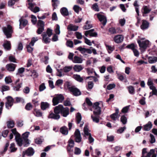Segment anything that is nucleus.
I'll return each mask as SVG.
<instances>
[{
	"instance_id": "4c0bfd02",
	"label": "nucleus",
	"mask_w": 157,
	"mask_h": 157,
	"mask_svg": "<svg viewBox=\"0 0 157 157\" xmlns=\"http://www.w3.org/2000/svg\"><path fill=\"white\" fill-rule=\"evenodd\" d=\"M154 79H153L151 78H148L147 82V84L148 86H149V87L151 86H154L153 85V82L154 81Z\"/></svg>"
},
{
	"instance_id": "4be33fe9",
	"label": "nucleus",
	"mask_w": 157,
	"mask_h": 157,
	"mask_svg": "<svg viewBox=\"0 0 157 157\" xmlns=\"http://www.w3.org/2000/svg\"><path fill=\"white\" fill-rule=\"evenodd\" d=\"M61 14L63 16H67L69 15V13L66 7H62L60 10Z\"/></svg>"
},
{
	"instance_id": "423d86ee",
	"label": "nucleus",
	"mask_w": 157,
	"mask_h": 157,
	"mask_svg": "<svg viewBox=\"0 0 157 157\" xmlns=\"http://www.w3.org/2000/svg\"><path fill=\"white\" fill-rule=\"evenodd\" d=\"M99 103L97 102L94 103L93 105V107L94 108L96 111L93 112L94 114L96 115H99L101 113V107L99 106Z\"/></svg>"
},
{
	"instance_id": "69168bd1",
	"label": "nucleus",
	"mask_w": 157,
	"mask_h": 157,
	"mask_svg": "<svg viewBox=\"0 0 157 157\" xmlns=\"http://www.w3.org/2000/svg\"><path fill=\"white\" fill-rule=\"evenodd\" d=\"M5 82L7 84H9L12 82V80L10 77H6L5 79Z\"/></svg>"
},
{
	"instance_id": "e433bc0d",
	"label": "nucleus",
	"mask_w": 157,
	"mask_h": 157,
	"mask_svg": "<svg viewBox=\"0 0 157 157\" xmlns=\"http://www.w3.org/2000/svg\"><path fill=\"white\" fill-rule=\"evenodd\" d=\"M52 6L53 8V10L56 9V7L58 6V4H59V2L58 0H52Z\"/></svg>"
},
{
	"instance_id": "cd10ccee",
	"label": "nucleus",
	"mask_w": 157,
	"mask_h": 157,
	"mask_svg": "<svg viewBox=\"0 0 157 157\" xmlns=\"http://www.w3.org/2000/svg\"><path fill=\"white\" fill-rule=\"evenodd\" d=\"M33 114L36 116L40 117L42 116V113L40 111V110L36 109H34L33 111Z\"/></svg>"
},
{
	"instance_id": "ea45409f",
	"label": "nucleus",
	"mask_w": 157,
	"mask_h": 157,
	"mask_svg": "<svg viewBox=\"0 0 157 157\" xmlns=\"http://www.w3.org/2000/svg\"><path fill=\"white\" fill-rule=\"evenodd\" d=\"M75 78L77 81L80 82H83V78L81 77L80 75H74Z\"/></svg>"
},
{
	"instance_id": "c9c22d12",
	"label": "nucleus",
	"mask_w": 157,
	"mask_h": 157,
	"mask_svg": "<svg viewBox=\"0 0 157 157\" xmlns=\"http://www.w3.org/2000/svg\"><path fill=\"white\" fill-rule=\"evenodd\" d=\"M7 128H13L14 125V122L13 121H10L7 122Z\"/></svg>"
},
{
	"instance_id": "0eeeda50",
	"label": "nucleus",
	"mask_w": 157,
	"mask_h": 157,
	"mask_svg": "<svg viewBox=\"0 0 157 157\" xmlns=\"http://www.w3.org/2000/svg\"><path fill=\"white\" fill-rule=\"evenodd\" d=\"M35 153V151L32 147H29L26 150L23 151L22 152L23 156L26 155L30 157L33 156Z\"/></svg>"
},
{
	"instance_id": "0e129e2a",
	"label": "nucleus",
	"mask_w": 157,
	"mask_h": 157,
	"mask_svg": "<svg viewBox=\"0 0 157 157\" xmlns=\"http://www.w3.org/2000/svg\"><path fill=\"white\" fill-rule=\"evenodd\" d=\"M116 86L115 84H110L108 85L107 89L108 90H111L113 88H114Z\"/></svg>"
},
{
	"instance_id": "680f3d73",
	"label": "nucleus",
	"mask_w": 157,
	"mask_h": 157,
	"mask_svg": "<svg viewBox=\"0 0 157 157\" xmlns=\"http://www.w3.org/2000/svg\"><path fill=\"white\" fill-rule=\"evenodd\" d=\"M88 75H91L94 72V69L93 68L88 67L86 69Z\"/></svg>"
},
{
	"instance_id": "5fc2aeb1",
	"label": "nucleus",
	"mask_w": 157,
	"mask_h": 157,
	"mask_svg": "<svg viewBox=\"0 0 157 157\" xmlns=\"http://www.w3.org/2000/svg\"><path fill=\"white\" fill-rule=\"evenodd\" d=\"M94 86V83L92 81H89L88 82V86L87 89H88L91 90L93 88Z\"/></svg>"
},
{
	"instance_id": "c756f323",
	"label": "nucleus",
	"mask_w": 157,
	"mask_h": 157,
	"mask_svg": "<svg viewBox=\"0 0 157 157\" xmlns=\"http://www.w3.org/2000/svg\"><path fill=\"white\" fill-rule=\"evenodd\" d=\"M89 21H87L86 22V25L84 26L83 27V29L87 30L93 27L92 25L90 24H89Z\"/></svg>"
},
{
	"instance_id": "58836bf2",
	"label": "nucleus",
	"mask_w": 157,
	"mask_h": 157,
	"mask_svg": "<svg viewBox=\"0 0 157 157\" xmlns=\"http://www.w3.org/2000/svg\"><path fill=\"white\" fill-rule=\"evenodd\" d=\"M64 86L65 88H67L69 91H70L71 88H72L73 87V86H71V84H70V82H67L64 84Z\"/></svg>"
},
{
	"instance_id": "1a4fd4ad",
	"label": "nucleus",
	"mask_w": 157,
	"mask_h": 157,
	"mask_svg": "<svg viewBox=\"0 0 157 157\" xmlns=\"http://www.w3.org/2000/svg\"><path fill=\"white\" fill-rule=\"evenodd\" d=\"M82 116L81 114L79 113H78L76 116V122L78 126L82 127L83 126L84 122L81 121Z\"/></svg>"
},
{
	"instance_id": "bb28decb",
	"label": "nucleus",
	"mask_w": 157,
	"mask_h": 157,
	"mask_svg": "<svg viewBox=\"0 0 157 157\" xmlns=\"http://www.w3.org/2000/svg\"><path fill=\"white\" fill-rule=\"evenodd\" d=\"M126 48L131 49L133 51L134 50L135 48H137V45L136 44H135L134 43H131L130 44L126 46Z\"/></svg>"
},
{
	"instance_id": "6ab92c4d",
	"label": "nucleus",
	"mask_w": 157,
	"mask_h": 157,
	"mask_svg": "<svg viewBox=\"0 0 157 157\" xmlns=\"http://www.w3.org/2000/svg\"><path fill=\"white\" fill-rule=\"evenodd\" d=\"M69 109L68 107L64 108L62 109L61 113V114L64 117H66L69 114Z\"/></svg>"
},
{
	"instance_id": "79ce46f5",
	"label": "nucleus",
	"mask_w": 157,
	"mask_h": 157,
	"mask_svg": "<svg viewBox=\"0 0 157 157\" xmlns=\"http://www.w3.org/2000/svg\"><path fill=\"white\" fill-rule=\"evenodd\" d=\"M19 0H10L9 1L8 4L9 6L11 7L15 4V2H18Z\"/></svg>"
},
{
	"instance_id": "3c124183",
	"label": "nucleus",
	"mask_w": 157,
	"mask_h": 157,
	"mask_svg": "<svg viewBox=\"0 0 157 157\" xmlns=\"http://www.w3.org/2000/svg\"><path fill=\"white\" fill-rule=\"evenodd\" d=\"M81 150L79 148L75 147V148L74 153L76 155H79L81 153Z\"/></svg>"
},
{
	"instance_id": "aec40b11",
	"label": "nucleus",
	"mask_w": 157,
	"mask_h": 157,
	"mask_svg": "<svg viewBox=\"0 0 157 157\" xmlns=\"http://www.w3.org/2000/svg\"><path fill=\"white\" fill-rule=\"evenodd\" d=\"M142 24L140 26L141 29L142 30H144L147 29L149 26V22L145 20H142Z\"/></svg>"
},
{
	"instance_id": "864d4df0",
	"label": "nucleus",
	"mask_w": 157,
	"mask_h": 157,
	"mask_svg": "<svg viewBox=\"0 0 157 157\" xmlns=\"http://www.w3.org/2000/svg\"><path fill=\"white\" fill-rule=\"evenodd\" d=\"M16 86L13 87V89L16 91L19 90V89L21 87L22 83H19L17 84Z\"/></svg>"
},
{
	"instance_id": "09e8293b",
	"label": "nucleus",
	"mask_w": 157,
	"mask_h": 157,
	"mask_svg": "<svg viewBox=\"0 0 157 157\" xmlns=\"http://www.w3.org/2000/svg\"><path fill=\"white\" fill-rule=\"evenodd\" d=\"M71 66H65L63 69V71L64 72H67L70 71L72 69Z\"/></svg>"
},
{
	"instance_id": "20e7f679",
	"label": "nucleus",
	"mask_w": 157,
	"mask_h": 157,
	"mask_svg": "<svg viewBox=\"0 0 157 157\" xmlns=\"http://www.w3.org/2000/svg\"><path fill=\"white\" fill-rule=\"evenodd\" d=\"M73 137L74 138V140L75 142L79 143L82 141V138L78 129H77L75 130L74 136H71V138H72Z\"/></svg>"
},
{
	"instance_id": "9d476101",
	"label": "nucleus",
	"mask_w": 157,
	"mask_h": 157,
	"mask_svg": "<svg viewBox=\"0 0 157 157\" xmlns=\"http://www.w3.org/2000/svg\"><path fill=\"white\" fill-rule=\"evenodd\" d=\"M137 42L140 47L143 49H146L149 44V41L148 40H146L141 42L140 40H137Z\"/></svg>"
},
{
	"instance_id": "8fccbe9b",
	"label": "nucleus",
	"mask_w": 157,
	"mask_h": 157,
	"mask_svg": "<svg viewBox=\"0 0 157 157\" xmlns=\"http://www.w3.org/2000/svg\"><path fill=\"white\" fill-rule=\"evenodd\" d=\"M46 33L47 35H48L49 37H50L53 34L52 30L48 28L47 29Z\"/></svg>"
},
{
	"instance_id": "a211bd4d",
	"label": "nucleus",
	"mask_w": 157,
	"mask_h": 157,
	"mask_svg": "<svg viewBox=\"0 0 157 157\" xmlns=\"http://www.w3.org/2000/svg\"><path fill=\"white\" fill-rule=\"evenodd\" d=\"M63 106L62 105H59L55 107L54 109L55 113L59 114L61 113L62 110L63 109Z\"/></svg>"
},
{
	"instance_id": "f704fd0d",
	"label": "nucleus",
	"mask_w": 157,
	"mask_h": 157,
	"mask_svg": "<svg viewBox=\"0 0 157 157\" xmlns=\"http://www.w3.org/2000/svg\"><path fill=\"white\" fill-rule=\"evenodd\" d=\"M105 45L108 52L109 53H111L114 50V48L112 47L111 46L108 45L106 44H105Z\"/></svg>"
},
{
	"instance_id": "39448f33",
	"label": "nucleus",
	"mask_w": 157,
	"mask_h": 157,
	"mask_svg": "<svg viewBox=\"0 0 157 157\" xmlns=\"http://www.w3.org/2000/svg\"><path fill=\"white\" fill-rule=\"evenodd\" d=\"M7 101L5 103L6 107L8 109L10 108L13 105L14 102V99L10 96H8L6 98Z\"/></svg>"
},
{
	"instance_id": "4d7b16f0",
	"label": "nucleus",
	"mask_w": 157,
	"mask_h": 157,
	"mask_svg": "<svg viewBox=\"0 0 157 157\" xmlns=\"http://www.w3.org/2000/svg\"><path fill=\"white\" fill-rule=\"evenodd\" d=\"M109 32L111 34H114L117 33L116 30L114 27L109 28L108 30Z\"/></svg>"
},
{
	"instance_id": "a878e982",
	"label": "nucleus",
	"mask_w": 157,
	"mask_h": 157,
	"mask_svg": "<svg viewBox=\"0 0 157 157\" xmlns=\"http://www.w3.org/2000/svg\"><path fill=\"white\" fill-rule=\"evenodd\" d=\"M49 107V104L46 102H42L41 103V108L43 110H44L48 108Z\"/></svg>"
},
{
	"instance_id": "dca6fc26",
	"label": "nucleus",
	"mask_w": 157,
	"mask_h": 157,
	"mask_svg": "<svg viewBox=\"0 0 157 157\" xmlns=\"http://www.w3.org/2000/svg\"><path fill=\"white\" fill-rule=\"evenodd\" d=\"M124 39L123 36L121 35H118L115 36L114 38V40L116 43H120L122 42Z\"/></svg>"
},
{
	"instance_id": "49530a36",
	"label": "nucleus",
	"mask_w": 157,
	"mask_h": 157,
	"mask_svg": "<svg viewBox=\"0 0 157 157\" xmlns=\"http://www.w3.org/2000/svg\"><path fill=\"white\" fill-rule=\"evenodd\" d=\"M37 25L39 27L44 28V21L42 20H38L37 22Z\"/></svg>"
},
{
	"instance_id": "9b49d317",
	"label": "nucleus",
	"mask_w": 157,
	"mask_h": 157,
	"mask_svg": "<svg viewBox=\"0 0 157 157\" xmlns=\"http://www.w3.org/2000/svg\"><path fill=\"white\" fill-rule=\"evenodd\" d=\"M94 29H90V30L86 31L85 33V35L87 36L88 35L90 37H96L97 36L98 34L96 32H94Z\"/></svg>"
},
{
	"instance_id": "b1692460",
	"label": "nucleus",
	"mask_w": 157,
	"mask_h": 157,
	"mask_svg": "<svg viewBox=\"0 0 157 157\" xmlns=\"http://www.w3.org/2000/svg\"><path fill=\"white\" fill-rule=\"evenodd\" d=\"M78 27L77 26L70 24L68 26L67 29L71 31H75L78 30Z\"/></svg>"
},
{
	"instance_id": "6e6d98bb",
	"label": "nucleus",
	"mask_w": 157,
	"mask_h": 157,
	"mask_svg": "<svg viewBox=\"0 0 157 157\" xmlns=\"http://www.w3.org/2000/svg\"><path fill=\"white\" fill-rule=\"evenodd\" d=\"M150 142L151 144H153L155 142V139L154 136L152 134H151L150 135Z\"/></svg>"
},
{
	"instance_id": "052dcab7",
	"label": "nucleus",
	"mask_w": 157,
	"mask_h": 157,
	"mask_svg": "<svg viewBox=\"0 0 157 157\" xmlns=\"http://www.w3.org/2000/svg\"><path fill=\"white\" fill-rule=\"evenodd\" d=\"M32 108V105L31 103H29L27 104L25 106V109L27 110H31Z\"/></svg>"
},
{
	"instance_id": "2eb2a0df",
	"label": "nucleus",
	"mask_w": 157,
	"mask_h": 157,
	"mask_svg": "<svg viewBox=\"0 0 157 157\" xmlns=\"http://www.w3.org/2000/svg\"><path fill=\"white\" fill-rule=\"evenodd\" d=\"M19 21L20 22L19 28L20 29H22L25 27L28 23V21L27 20L22 18L19 20Z\"/></svg>"
},
{
	"instance_id": "f257e3e1",
	"label": "nucleus",
	"mask_w": 157,
	"mask_h": 157,
	"mask_svg": "<svg viewBox=\"0 0 157 157\" xmlns=\"http://www.w3.org/2000/svg\"><path fill=\"white\" fill-rule=\"evenodd\" d=\"M13 132L15 136L16 141L18 146L21 147L23 145L24 147H27L29 145V141L28 139L29 134V132H25L23 133L21 137L16 130L14 129Z\"/></svg>"
},
{
	"instance_id": "f8f14e48",
	"label": "nucleus",
	"mask_w": 157,
	"mask_h": 157,
	"mask_svg": "<svg viewBox=\"0 0 157 157\" xmlns=\"http://www.w3.org/2000/svg\"><path fill=\"white\" fill-rule=\"evenodd\" d=\"M97 17L100 21L101 22L102 24L104 26L107 22V19L106 17L101 14H98L97 15Z\"/></svg>"
},
{
	"instance_id": "72a5a7b5",
	"label": "nucleus",
	"mask_w": 157,
	"mask_h": 157,
	"mask_svg": "<svg viewBox=\"0 0 157 157\" xmlns=\"http://www.w3.org/2000/svg\"><path fill=\"white\" fill-rule=\"evenodd\" d=\"M157 61V57H149L148 58V62L149 63H152Z\"/></svg>"
},
{
	"instance_id": "338daca9",
	"label": "nucleus",
	"mask_w": 157,
	"mask_h": 157,
	"mask_svg": "<svg viewBox=\"0 0 157 157\" xmlns=\"http://www.w3.org/2000/svg\"><path fill=\"white\" fill-rule=\"evenodd\" d=\"M43 141V139L37 138L35 140V143L37 144H41Z\"/></svg>"
},
{
	"instance_id": "7c9ffc66",
	"label": "nucleus",
	"mask_w": 157,
	"mask_h": 157,
	"mask_svg": "<svg viewBox=\"0 0 157 157\" xmlns=\"http://www.w3.org/2000/svg\"><path fill=\"white\" fill-rule=\"evenodd\" d=\"M83 68L81 65H75L74 66L73 69L75 71L79 72Z\"/></svg>"
},
{
	"instance_id": "774afa93",
	"label": "nucleus",
	"mask_w": 157,
	"mask_h": 157,
	"mask_svg": "<svg viewBox=\"0 0 157 157\" xmlns=\"http://www.w3.org/2000/svg\"><path fill=\"white\" fill-rule=\"evenodd\" d=\"M77 49L79 51L82 53L86 52V49L84 48H82L81 47H79Z\"/></svg>"
},
{
	"instance_id": "f3484780",
	"label": "nucleus",
	"mask_w": 157,
	"mask_h": 157,
	"mask_svg": "<svg viewBox=\"0 0 157 157\" xmlns=\"http://www.w3.org/2000/svg\"><path fill=\"white\" fill-rule=\"evenodd\" d=\"M4 49L7 51H10L11 49V44L10 41L6 40L3 44Z\"/></svg>"
},
{
	"instance_id": "6e6552de",
	"label": "nucleus",
	"mask_w": 157,
	"mask_h": 157,
	"mask_svg": "<svg viewBox=\"0 0 157 157\" xmlns=\"http://www.w3.org/2000/svg\"><path fill=\"white\" fill-rule=\"evenodd\" d=\"M69 91L72 94L75 96H79L81 94V92L80 90L74 86H73V87L71 88Z\"/></svg>"
},
{
	"instance_id": "c85d7f7f",
	"label": "nucleus",
	"mask_w": 157,
	"mask_h": 157,
	"mask_svg": "<svg viewBox=\"0 0 157 157\" xmlns=\"http://www.w3.org/2000/svg\"><path fill=\"white\" fill-rule=\"evenodd\" d=\"M82 61V58L77 56H75L74 57L73 62L75 63H81Z\"/></svg>"
},
{
	"instance_id": "412c9836",
	"label": "nucleus",
	"mask_w": 157,
	"mask_h": 157,
	"mask_svg": "<svg viewBox=\"0 0 157 157\" xmlns=\"http://www.w3.org/2000/svg\"><path fill=\"white\" fill-rule=\"evenodd\" d=\"M150 89L152 90V91L150 93L149 97H150L154 95L157 96V90L155 86H151L150 87Z\"/></svg>"
},
{
	"instance_id": "473e14b6",
	"label": "nucleus",
	"mask_w": 157,
	"mask_h": 157,
	"mask_svg": "<svg viewBox=\"0 0 157 157\" xmlns=\"http://www.w3.org/2000/svg\"><path fill=\"white\" fill-rule=\"evenodd\" d=\"M129 93L131 94H134L135 93V89L133 86H130L127 87Z\"/></svg>"
},
{
	"instance_id": "c03bdc74",
	"label": "nucleus",
	"mask_w": 157,
	"mask_h": 157,
	"mask_svg": "<svg viewBox=\"0 0 157 157\" xmlns=\"http://www.w3.org/2000/svg\"><path fill=\"white\" fill-rule=\"evenodd\" d=\"M155 152L154 149H151L149 152L147 154V156H145L144 155L142 156L141 157H150L151 155H152Z\"/></svg>"
},
{
	"instance_id": "7ed1b4c3",
	"label": "nucleus",
	"mask_w": 157,
	"mask_h": 157,
	"mask_svg": "<svg viewBox=\"0 0 157 157\" xmlns=\"http://www.w3.org/2000/svg\"><path fill=\"white\" fill-rule=\"evenodd\" d=\"M3 31L7 38H8L11 37L13 31L12 27L11 25H8L7 27H3Z\"/></svg>"
},
{
	"instance_id": "37998d69",
	"label": "nucleus",
	"mask_w": 157,
	"mask_h": 157,
	"mask_svg": "<svg viewBox=\"0 0 157 157\" xmlns=\"http://www.w3.org/2000/svg\"><path fill=\"white\" fill-rule=\"evenodd\" d=\"M59 131L63 134L65 135H67L68 132L67 128H60Z\"/></svg>"
},
{
	"instance_id": "bf43d9fd",
	"label": "nucleus",
	"mask_w": 157,
	"mask_h": 157,
	"mask_svg": "<svg viewBox=\"0 0 157 157\" xmlns=\"http://www.w3.org/2000/svg\"><path fill=\"white\" fill-rule=\"evenodd\" d=\"M1 90L3 92L10 90V88L9 86L4 85L2 86Z\"/></svg>"
},
{
	"instance_id": "5701e85b",
	"label": "nucleus",
	"mask_w": 157,
	"mask_h": 157,
	"mask_svg": "<svg viewBox=\"0 0 157 157\" xmlns=\"http://www.w3.org/2000/svg\"><path fill=\"white\" fill-rule=\"evenodd\" d=\"M48 117L55 120H58L60 118V116L58 114H54L53 112H52L49 114Z\"/></svg>"
},
{
	"instance_id": "a18cd8bd",
	"label": "nucleus",
	"mask_w": 157,
	"mask_h": 157,
	"mask_svg": "<svg viewBox=\"0 0 157 157\" xmlns=\"http://www.w3.org/2000/svg\"><path fill=\"white\" fill-rule=\"evenodd\" d=\"M121 121L123 124H126L127 122V117L124 115L122 116L121 118Z\"/></svg>"
},
{
	"instance_id": "2f4dec72",
	"label": "nucleus",
	"mask_w": 157,
	"mask_h": 157,
	"mask_svg": "<svg viewBox=\"0 0 157 157\" xmlns=\"http://www.w3.org/2000/svg\"><path fill=\"white\" fill-rule=\"evenodd\" d=\"M144 12L143 13V16H144V14H146L149 13L151 10V9H149L147 6H145L143 8Z\"/></svg>"
},
{
	"instance_id": "ddd939ff",
	"label": "nucleus",
	"mask_w": 157,
	"mask_h": 157,
	"mask_svg": "<svg viewBox=\"0 0 157 157\" xmlns=\"http://www.w3.org/2000/svg\"><path fill=\"white\" fill-rule=\"evenodd\" d=\"M42 36V41L45 44H47L50 42L51 39L48 36L47 37V34L46 32H43L41 35Z\"/></svg>"
},
{
	"instance_id": "de8ad7c7",
	"label": "nucleus",
	"mask_w": 157,
	"mask_h": 157,
	"mask_svg": "<svg viewBox=\"0 0 157 157\" xmlns=\"http://www.w3.org/2000/svg\"><path fill=\"white\" fill-rule=\"evenodd\" d=\"M83 132L85 136H89L91 135L90 131L89 129V128H84Z\"/></svg>"
},
{
	"instance_id": "4468645a",
	"label": "nucleus",
	"mask_w": 157,
	"mask_h": 157,
	"mask_svg": "<svg viewBox=\"0 0 157 157\" xmlns=\"http://www.w3.org/2000/svg\"><path fill=\"white\" fill-rule=\"evenodd\" d=\"M17 65L12 63L7 64L6 67L7 70L9 71H13L15 69Z\"/></svg>"
},
{
	"instance_id": "e2e57ef3",
	"label": "nucleus",
	"mask_w": 157,
	"mask_h": 157,
	"mask_svg": "<svg viewBox=\"0 0 157 157\" xmlns=\"http://www.w3.org/2000/svg\"><path fill=\"white\" fill-rule=\"evenodd\" d=\"M17 126L18 127H21L23 125V122L22 121L19 120L16 121Z\"/></svg>"
},
{
	"instance_id": "603ef678",
	"label": "nucleus",
	"mask_w": 157,
	"mask_h": 157,
	"mask_svg": "<svg viewBox=\"0 0 157 157\" xmlns=\"http://www.w3.org/2000/svg\"><path fill=\"white\" fill-rule=\"evenodd\" d=\"M92 9L95 11H99V9L97 3H95L94 4L92 7Z\"/></svg>"
},
{
	"instance_id": "f03ea898",
	"label": "nucleus",
	"mask_w": 157,
	"mask_h": 157,
	"mask_svg": "<svg viewBox=\"0 0 157 157\" xmlns=\"http://www.w3.org/2000/svg\"><path fill=\"white\" fill-rule=\"evenodd\" d=\"M55 95L52 100V105L54 106L57 105L59 103L62 102L64 99V97L62 94H57Z\"/></svg>"
},
{
	"instance_id": "a19ab883",
	"label": "nucleus",
	"mask_w": 157,
	"mask_h": 157,
	"mask_svg": "<svg viewBox=\"0 0 157 157\" xmlns=\"http://www.w3.org/2000/svg\"><path fill=\"white\" fill-rule=\"evenodd\" d=\"M68 146L70 147L71 148H72L74 147V145L75 144L74 141L71 138L68 141Z\"/></svg>"
},
{
	"instance_id": "13d9d810",
	"label": "nucleus",
	"mask_w": 157,
	"mask_h": 157,
	"mask_svg": "<svg viewBox=\"0 0 157 157\" xmlns=\"http://www.w3.org/2000/svg\"><path fill=\"white\" fill-rule=\"evenodd\" d=\"M31 17L32 18L31 21L32 23L33 24L35 25L36 24L37 21L36 17L33 15H32Z\"/></svg>"
},
{
	"instance_id": "393cba45",
	"label": "nucleus",
	"mask_w": 157,
	"mask_h": 157,
	"mask_svg": "<svg viewBox=\"0 0 157 157\" xmlns=\"http://www.w3.org/2000/svg\"><path fill=\"white\" fill-rule=\"evenodd\" d=\"M119 109H115V112L110 115V118L113 120H115L117 117L119 113Z\"/></svg>"
}]
</instances>
